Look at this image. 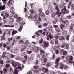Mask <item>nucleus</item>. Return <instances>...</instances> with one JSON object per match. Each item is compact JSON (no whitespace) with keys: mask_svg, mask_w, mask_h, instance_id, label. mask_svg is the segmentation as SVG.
<instances>
[{"mask_svg":"<svg viewBox=\"0 0 74 74\" xmlns=\"http://www.w3.org/2000/svg\"><path fill=\"white\" fill-rule=\"evenodd\" d=\"M48 33L47 32L46 39H47L48 41H50V44H54L53 41H55V39H53V36L51 35V34H49V35H48Z\"/></svg>","mask_w":74,"mask_h":74,"instance_id":"obj_1","label":"nucleus"},{"mask_svg":"<svg viewBox=\"0 0 74 74\" xmlns=\"http://www.w3.org/2000/svg\"><path fill=\"white\" fill-rule=\"evenodd\" d=\"M7 0H2V1L3 3H4V4L5 5V4H8V5L9 6V8H10L12 9L13 8V5L12 4L11 1L12 0H9L8 1V3H7L6 2Z\"/></svg>","mask_w":74,"mask_h":74,"instance_id":"obj_2","label":"nucleus"},{"mask_svg":"<svg viewBox=\"0 0 74 74\" xmlns=\"http://www.w3.org/2000/svg\"><path fill=\"white\" fill-rule=\"evenodd\" d=\"M60 27L61 28V29L63 31L62 32L63 34H64L65 36H66V35L67 34V32L64 30V29L66 27V26L62 24H61L60 25Z\"/></svg>","mask_w":74,"mask_h":74,"instance_id":"obj_3","label":"nucleus"},{"mask_svg":"<svg viewBox=\"0 0 74 74\" xmlns=\"http://www.w3.org/2000/svg\"><path fill=\"white\" fill-rule=\"evenodd\" d=\"M39 51H40V52H41L42 53H45V52L43 51L42 50H41V48H39L38 47H35V52L36 53H37Z\"/></svg>","mask_w":74,"mask_h":74,"instance_id":"obj_4","label":"nucleus"},{"mask_svg":"<svg viewBox=\"0 0 74 74\" xmlns=\"http://www.w3.org/2000/svg\"><path fill=\"white\" fill-rule=\"evenodd\" d=\"M12 65L14 67H16V66H21V64L20 63L18 62H14L12 63Z\"/></svg>","mask_w":74,"mask_h":74,"instance_id":"obj_5","label":"nucleus"},{"mask_svg":"<svg viewBox=\"0 0 74 74\" xmlns=\"http://www.w3.org/2000/svg\"><path fill=\"white\" fill-rule=\"evenodd\" d=\"M70 58H67L66 59L67 61H68V63L70 64H73V61L72 60L73 59V56H70Z\"/></svg>","mask_w":74,"mask_h":74,"instance_id":"obj_6","label":"nucleus"},{"mask_svg":"<svg viewBox=\"0 0 74 74\" xmlns=\"http://www.w3.org/2000/svg\"><path fill=\"white\" fill-rule=\"evenodd\" d=\"M60 60V58L59 57L58 58L56 59L55 62V63L56 64H57L55 66L56 68H57V67L59 66V62Z\"/></svg>","mask_w":74,"mask_h":74,"instance_id":"obj_7","label":"nucleus"},{"mask_svg":"<svg viewBox=\"0 0 74 74\" xmlns=\"http://www.w3.org/2000/svg\"><path fill=\"white\" fill-rule=\"evenodd\" d=\"M64 11L65 12H63V10L62 9L61 10V11L64 14H69V10H67L66 8H64Z\"/></svg>","mask_w":74,"mask_h":74,"instance_id":"obj_8","label":"nucleus"},{"mask_svg":"<svg viewBox=\"0 0 74 74\" xmlns=\"http://www.w3.org/2000/svg\"><path fill=\"white\" fill-rule=\"evenodd\" d=\"M23 18L21 17H18V18L17 22H18L19 24H22Z\"/></svg>","mask_w":74,"mask_h":74,"instance_id":"obj_9","label":"nucleus"},{"mask_svg":"<svg viewBox=\"0 0 74 74\" xmlns=\"http://www.w3.org/2000/svg\"><path fill=\"white\" fill-rule=\"evenodd\" d=\"M53 49L55 51V52L57 55H58V53H59V50L57 49V46H54Z\"/></svg>","mask_w":74,"mask_h":74,"instance_id":"obj_10","label":"nucleus"},{"mask_svg":"<svg viewBox=\"0 0 74 74\" xmlns=\"http://www.w3.org/2000/svg\"><path fill=\"white\" fill-rule=\"evenodd\" d=\"M49 46V42L46 41L45 42V44H44L43 48L45 49L46 48H47Z\"/></svg>","mask_w":74,"mask_h":74,"instance_id":"obj_11","label":"nucleus"},{"mask_svg":"<svg viewBox=\"0 0 74 74\" xmlns=\"http://www.w3.org/2000/svg\"><path fill=\"white\" fill-rule=\"evenodd\" d=\"M24 50H25L23 49H22L21 50V55L22 56H23L24 55H26V53H25V52H23V51H24Z\"/></svg>","mask_w":74,"mask_h":74,"instance_id":"obj_12","label":"nucleus"},{"mask_svg":"<svg viewBox=\"0 0 74 74\" xmlns=\"http://www.w3.org/2000/svg\"><path fill=\"white\" fill-rule=\"evenodd\" d=\"M6 8L5 5H3L2 6H0V10H4Z\"/></svg>","mask_w":74,"mask_h":74,"instance_id":"obj_13","label":"nucleus"},{"mask_svg":"<svg viewBox=\"0 0 74 74\" xmlns=\"http://www.w3.org/2000/svg\"><path fill=\"white\" fill-rule=\"evenodd\" d=\"M41 18H44V17H45V14L43 12H40V14Z\"/></svg>","mask_w":74,"mask_h":74,"instance_id":"obj_14","label":"nucleus"},{"mask_svg":"<svg viewBox=\"0 0 74 74\" xmlns=\"http://www.w3.org/2000/svg\"><path fill=\"white\" fill-rule=\"evenodd\" d=\"M60 64L61 66V67H60V69H61L62 70H63V67L64 66V64L62 62H60Z\"/></svg>","mask_w":74,"mask_h":74,"instance_id":"obj_15","label":"nucleus"},{"mask_svg":"<svg viewBox=\"0 0 74 74\" xmlns=\"http://www.w3.org/2000/svg\"><path fill=\"white\" fill-rule=\"evenodd\" d=\"M42 70L43 71H44V70H45V73H48V69H46L45 68H42Z\"/></svg>","mask_w":74,"mask_h":74,"instance_id":"obj_16","label":"nucleus"},{"mask_svg":"<svg viewBox=\"0 0 74 74\" xmlns=\"http://www.w3.org/2000/svg\"><path fill=\"white\" fill-rule=\"evenodd\" d=\"M56 10L57 11V14H58L59 12V8L58 5H57L56 7Z\"/></svg>","mask_w":74,"mask_h":74,"instance_id":"obj_17","label":"nucleus"},{"mask_svg":"<svg viewBox=\"0 0 74 74\" xmlns=\"http://www.w3.org/2000/svg\"><path fill=\"white\" fill-rule=\"evenodd\" d=\"M18 31L13 30L12 32V34L14 35L16 34V33H18Z\"/></svg>","mask_w":74,"mask_h":74,"instance_id":"obj_18","label":"nucleus"},{"mask_svg":"<svg viewBox=\"0 0 74 74\" xmlns=\"http://www.w3.org/2000/svg\"><path fill=\"white\" fill-rule=\"evenodd\" d=\"M62 37V36H56V37H55L54 38H57V39H58V38H59V40H62V38H61Z\"/></svg>","mask_w":74,"mask_h":74,"instance_id":"obj_19","label":"nucleus"},{"mask_svg":"<svg viewBox=\"0 0 74 74\" xmlns=\"http://www.w3.org/2000/svg\"><path fill=\"white\" fill-rule=\"evenodd\" d=\"M43 39L42 38H41L40 40L39 41V44H41L43 42Z\"/></svg>","mask_w":74,"mask_h":74,"instance_id":"obj_20","label":"nucleus"},{"mask_svg":"<svg viewBox=\"0 0 74 74\" xmlns=\"http://www.w3.org/2000/svg\"><path fill=\"white\" fill-rule=\"evenodd\" d=\"M1 16H2L3 17V18L4 19H7V17H5V16H4V13L2 12L1 13Z\"/></svg>","mask_w":74,"mask_h":74,"instance_id":"obj_21","label":"nucleus"},{"mask_svg":"<svg viewBox=\"0 0 74 74\" xmlns=\"http://www.w3.org/2000/svg\"><path fill=\"white\" fill-rule=\"evenodd\" d=\"M73 24L71 23V26H70V29L71 30H72L73 29Z\"/></svg>","mask_w":74,"mask_h":74,"instance_id":"obj_22","label":"nucleus"},{"mask_svg":"<svg viewBox=\"0 0 74 74\" xmlns=\"http://www.w3.org/2000/svg\"><path fill=\"white\" fill-rule=\"evenodd\" d=\"M5 16L6 17V18H8L9 16V14L8 13H6L5 14Z\"/></svg>","mask_w":74,"mask_h":74,"instance_id":"obj_23","label":"nucleus"},{"mask_svg":"<svg viewBox=\"0 0 74 74\" xmlns=\"http://www.w3.org/2000/svg\"><path fill=\"white\" fill-rule=\"evenodd\" d=\"M59 42V41H58V39H55V41L54 42V43L55 44H58V43Z\"/></svg>","mask_w":74,"mask_h":74,"instance_id":"obj_24","label":"nucleus"},{"mask_svg":"<svg viewBox=\"0 0 74 74\" xmlns=\"http://www.w3.org/2000/svg\"><path fill=\"white\" fill-rule=\"evenodd\" d=\"M11 52L12 53H17L18 51H17V50H15L14 49V50L13 51L12 50H11Z\"/></svg>","mask_w":74,"mask_h":74,"instance_id":"obj_25","label":"nucleus"},{"mask_svg":"<svg viewBox=\"0 0 74 74\" xmlns=\"http://www.w3.org/2000/svg\"><path fill=\"white\" fill-rule=\"evenodd\" d=\"M5 27H13L14 26V25H11L10 26V25H6L5 26Z\"/></svg>","mask_w":74,"mask_h":74,"instance_id":"obj_26","label":"nucleus"},{"mask_svg":"<svg viewBox=\"0 0 74 74\" xmlns=\"http://www.w3.org/2000/svg\"><path fill=\"white\" fill-rule=\"evenodd\" d=\"M66 54H67V51H64L63 53V55H66Z\"/></svg>","mask_w":74,"mask_h":74,"instance_id":"obj_27","label":"nucleus"},{"mask_svg":"<svg viewBox=\"0 0 74 74\" xmlns=\"http://www.w3.org/2000/svg\"><path fill=\"white\" fill-rule=\"evenodd\" d=\"M23 43V41L22 40H19L18 42V44H22V43Z\"/></svg>","mask_w":74,"mask_h":74,"instance_id":"obj_28","label":"nucleus"},{"mask_svg":"<svg viewBox=\"0 0 74 74\" xmlns=\"http://www.w3.org/2000/svg\"><path fill=\"white\" fill-rule=\"evenodd\" d=\"M3 71L5 73H6L7 72V68H4L3 69Z\"/></svg>","mask_w":74,"mask_h":74,"instance_id":"obj_29","label":"nucleus"},{"mask_svg":"<svg viewBox=\"0 0 74 74\" xmlns=\"http://www.w3.org/2000/svg\"><path fill=\"white\" fill-rule=\"evenodd\" d=\"M22 27H23V26L22 25L20 27L19 29L18 30L19 32L21 31L22 30Z\"/></svg>","mask_w":74,"mask_h":74,"instance_id":"obj_30","label":"nucleus"},{"mask_svg":"<svg viewBox=\"0 0 74 74\" xmlns=\"http://www.w3.org/2000/svg\"><path fill=\"white\" fill-rule=\"evenodd\" d=\"M42 58L44 59V63H46L47 61V59L46 58H44L43 57H42Z\"/></svg>","mask_w":74,"mask_h":74,"instance_id":"obj_31","label":"nucleus"},{"mask_svg":"<svg viewBox=\"0 0 74 74\" xmlns=\"http://www.w3.org/2000/svg\"><path fill=\"white\" fill-rule=\"evenodd\" d=\"M65 4L64 3H62L60 5V7L61 8H63V7H64V5Z\"/></svg>","mask_w":74,"mask_h":74,"instance_id":"obj_32","label":"nucleus"},{"mask_svg":"<svg viewBox=\"0 0 74 74\" xmlns=\"http://www.w3.org/2000/svg\"><path fill=\"white\" fill-rule=\"evenodd\" d=\"M53 27H54L55 29H56V28H58V27H59V26L58 25H53Z\"/></svg>","mask_w":74,"mask_h":74,"instance_id":"obj_33","label":"nucleus"},{"mask_svg":"<svg viewBox=\"0 0 74 74\" xmlns=\"http://www.w3.org/2000/svg\"><path fill=\"white\" fill-rule=\"evenodd\" d=\"M10 64H7L6 65L5 67L6 68L8 69V68L10 67Z\"/></svg>","mask_w":74,"mask_h":74,"instance_id":"obj_34","label":"nucleus"},{"mask_svg":"<svg viewBox=\"0 0 74 74\" xmlns=\"http://www.w3.org/2000/svg\"><path fill=\"white\" fill-rule=\"evenodd\" d=\"M55 16H56V13H53L51 15V17L53 18H54V17Z\"/></svg>","mask_w":74,"mask_h":74,"instance_id":"obj_35","label":"nucleus"},{"mask_svg":"<svg viewBox=\"0 0 74 74\" xmlns=\"http://www.w3.org/2000/svg\"><path fill=\"white\" fill-rule=\"evenodd\" d=\"M0 63H1V64H4V62L3 60L0 59Z\"/></svg>","mask_w":74,"mask_h":74,"instance_id":"obj_36","label":"nucleus"},{"mask_svg":"<svg viewBox=\"0 0 74 74\" xmlns=\"http://www.w3.org/2000/svg\"><path fill=\"white\" fill-rule=\"evenodd\" d=\"M34 21L35 22V24L36 25L37 23V22H38V20L37 19H34Z\"/></svg>","mask_w":74,"mask_h":74,"instance_id":"obj_37","label":"nucleus"},{"mask_svg":"<svg viewBox=\"0 0 74 74\" xmlns=\"http://www.w3.org/2000/svg\"><path fill=\"white\" fill-rule=\"evenodd\" d=\"M33 68L34 69H38V67L37 66H34Z\"/></svg>","mask_w":74,"mask_h":74,"instance_id":"obj_38","label":"nucleus"},{"mask_svg":"<svg viewBox=\"0 0 74 74\" xmlns=\"http://www.w3.org/2000/svg\"><path fill=\"white\" fill-rule=\"evenodd\" d=\"M30 12L32 14H33L34 13V10L33 9H31L30 10Z\"/></svg>","mask_w":74,"mask_h":74,"instance_id":"obj_39","label":"nucleus"},{"mask_svg":"<svg viewBox=\"0 0 74 74\" xmlns=\"http://www.w3.org/2000/svg\"><path fill=\"white\" fill-rule=\"evenodd\" d=\"M36 36H40V34H39V32L38 31L36 32Z\"/></svg>","mask_w":74,"mask_h":74,"instance_id":"obj_40","label":"nucleus"},{"mask_svg":"<svg viewBox=\"0 0 74 74\" xmlns=\"http://www.w3.org/2000/svg\"><path fill=\"white\" fill-rule=\"evenodd\" d=\"M10 57L11 58H15V56L14 55H12L11 54L10 55Z\"/></svg>","mask_w":74,"mask_h":74,"instance_id":"obj_41","label":"nucleus"},{"mask_svg":"<svg viewBox=\"0 0 74 74\" xmlns=\"http://www.w3.org/2000/svg\"><path fill=\"white\" fill-rule=\"evenodd\" d=\"M18 71L17 70H15L14 71V73L15 74H18Z\"/></svg>","mask_w":74,"mask_h":74,"instance_id":"obj_42","label":"nucleus"},{"mask_svg":"<svg viewBox=\"0 0 74 74\" xmlns=\"http://www.w3.org/2000/svg\"><path fill=\"white\" fill-rule=\"evenodd\" d=\"M68 67V66L67 65H65L64 67V69H67Z\"/></svg>","mask_w":74,"mask_h":74,"instance_id":"obj_43","label":"nucleus"},{"mask_svg":"<svg viewBox=\"0 0 74 74\" xmlns=\"http://www.w3.org/2000/svg\"><path fill=\"white\" fill-rule=\"evenodd\" d=\"M60 47L61 48H63L65 47V45L64 44H62L60 45Z\"/></svg>","mask_w":74,"mask_h":74,"instance_id":"obj_44","label":"nucleus"},{"mask_svg":"<svg viewBox=\"0 0 74 74\" xmlns=\"http://www.w3.org/2000/svg\"><path fill=\"white\" fill-rule=\"evenodd\" d=\"M46 67H49L50 66V63H48L46 64Z\"/></svg>","mask_w":74,"mask_h":74,"instance_id":"obj_45","label":"nucleus"},{"mask_svg":"<svg viewBox=\"0 0 74 74\" xmlns=\"http://www.w3.org/2000/svg\"><path fill=\"white\" fill-rule=\"evenodd\" d=\"M5 55H6V53L4 52H3L2 54V57L3 58H4L5 56Z\"/></svg>","mask_w":74,"mask_h":74,"instance_id":"obj_46","label":"nucleus"},{"mask_svg":"<svg viewBox=\"0 0 74 74\" xmlns=\"http://www.w3.org/2000/svg\"><path fill=\"white\" fill-rule=\"evenodd\" d=\"M55 30H56V32L58 33H59V32H60V29L59 28H58L57 29H55Z\"/></svg>","mask_w":74,"mask_h":74,"instance_id":"obj_47","label":"nucleus"},{"mask_svg":"<svg viewBox=\"0 0 74 74\" xmlns=\"http://www.w3.org/2000/svg\"><path fill=\"white\" fill-rule=\"evenodd\" d=\"M29 43H30V42H29V41L28 40H27L26 41V42H25V44H29Z\"/></svg>","mask_w":74,"mask_h":74,"instance_id":"obj_48","label":"nucleus"},{"mask_svg":"<svg viewBox=\"0 0 74 74\" xmlns=\"http://www.w3.org/2000/svg\"><path fill=\"white\" fill-rule=\"evenodd\" d=\"M67 18L68 19H71L72 18L71 16L69 15L68 16H67Z\"/></svg>","mask_w":74,"mask_h":74,"instance_id":"obj_49","label":"nucleus"},{"mask_svg":"<svg viewBox=\"0 0 74 74\" xmlns=\"http://www.w3.org/2000/svg\"><path fill=\"white\" fill-rule=\"evenodd\" d=\"M58 21V20H57L56 21H52V23H53V24H56V22Z\"/></svg>","mask_w":74,"mask_h":74,"instance_id":"obj_50","label":"nucleus"},{"mask_svg":"<svg viewBox=\"0 0 74 74\" xmlns=\"http://www.w3.org/2000/svg\"><path fill=\"white\" fill-rule=\"evenodd\" d=\"M46 14V15H48L49 14V12L48 11V10H46L45 12Z\"/></svg>","mask_w":74,"mask_h":74,"instance_id":"obj_51","label":"nucleus"},{"mask_svg":"<svg viewBox=\"0 0 74 74\" xmlns=\"http://www.w3.org/2000/svg\"><path fill=\"white\" fill-rule=\"evenodd\" d=\"M22 62H23V63H25L26 62V60H23L22 61Z\"/></svg>","mask_w":74,"mask_h":74,"instance_id":"obj_52","label":"nucleus"},{"mask_svg":"<svg viewBox=\"0 0 74 74\" xmlns=\"http://www.w3.org/2000/svg\"><path fill=\"white\" fill-rule=\"evenodd\" d=\"M27 52L28 54H30L32 52V51H27Z\"/></svg>","mask_w":74,"mask_h":74,"instance_id":"obj_53","label":"nucleus"},{"mask_svg":"<svg viewBox=\"0 0 74 74\" xmlns=\"http://www.w3.org/2000/svg\"><path fill=\"white\" fill-rule=\"evenodd\" d=\"M18 69H19V70H20V71H22L23 69L22 68V67H21L20 66H19Z\"/></svg>","mask_w":74,"mask_h":74,"instance_id":"obj_54","label":"nucleus"},{"mask_svg":"<svg viewBox=\"0 0 74 74\" xmlns=\"http://www.w3.org/2000/svg\"><path fill=\"white\" fill-rule=\"evenodd\" d=\"M10 71L12 72V71H13V69H12V67H11L10 68Z\"/></svg>","mask_w":74,"mask_h":74,"instance_id":"obj_55","label":"nucleus"},{"mask_svg":"<svg viewBox=\"0 0 74 74\" xmlns=\"http://www.w3.org/2000/svg\"><path fill=\"white\" fill-rule=\"evenodd\" d=\"M6 63H9V64H10L11 63V61L10 60H8L6 62Z\"/></svg>","mask_w":74,"mask_h":74,"instance_id":"obj_56","label":"nucleus"},{"mask_svg":"<svg viewBox=\"0 0 74 74\" xmlns=\"http://www.w3.org/2000/svg\"><path fill=\"white\" fill-rule=\"evenodd\" d=\"M32 74V71H30L29 72L27 73V74Z\"/></svg>","mask_w":74,"mask_h":74,"instance_id":"obj_57","label":"nucleus"},{"mask_svg":"<svg viewBox=\"0 0 74 74\" xmlns=\"http://www.w3.org/2000/svg\"><path fill=\"white\" fill-rule=\"evenodd\" d=\"M69 35H68L66 37V40H68L69 41Z\"/></svg>","mask_w":74,"mask_h":74,"instance_id":"obj_58","label":"nucleus"},{"mask_svg":"<svg viewBox=\"0 0 74 74\" xmlns=\"http://www.w3.org/2000/svg\"><path fill=\"white\" fill-rule=\"evenodd\" d=\"M47 25H48V23H45L43 25L44 26H47Z\"/></svg>","mask_w":74,"mask_h":74,"instance_id":"obj_59","label":"nucleus"},{"mask_svg":"<svg viewBox=\"0 0 74 74\" xmlns=\"http://www.w3.org/2000/svg\"><path fill=\"white\" fill-rule=\"evenodd\" d=\"M66 47L67 48H69V45L68 44H66Z\"/></svg>","mask_w":74,"mask_h":74,"instance_id":"obj_60","label":"nucleus"},{"mask_svg":"<svg viewBox=\"0 0 74 74\" xmlns=\"http://www.w3.org/2000/svg\"><path fill=\"white\" fill-rule=\"evenodd\" d=\"M62 12H60L59 13V14L58 15V17H59L60 15H61V14H62Z\"/></svg>","mask_w":74,"mask_h":74,"instance_id":"obj_61","label":"nucleus"},{"mask_svg":"<svg viewBox=\"0 0 74 74\" xmlns=\"http://www.w3.org/2000/svg\"><path fill=\"white\" fill-rule=\"evenodd\" d=\"M12 38H9L8 39V40L9 42H10L11 41H12Z\"/></svg>","mask_w":74,"mask_h":74,"instance_id":"obj_62","label":"nucleus"},{"mask_svg":"<svg viewBox=\"0 0 74 74\" xmlns=\"http://www.w3.org/2000/svg\"><path fill=\"white\" fill-rule=\"evenodd\" d=\"M1 40H5V38H4V37L3 36L1 38Z\"/></svg>","mask_w":74,"mask_h":74,"instance_id":"obj_63","label":"nucleus"},{"mask_svg":"<svg viewBox=\"0 0 74 74\" xmlns=\"http://www.w3.org/2000/svg\"><path fill=\"white\" fill-rule=\"evenodd\" d=\"M14 18H17L18 17V15L16 14L14 16Z\"/></svg>","mask_w":74,"mask_h":74,"instance_id":"obj_64","label":"nucleus"}]
</instances>
